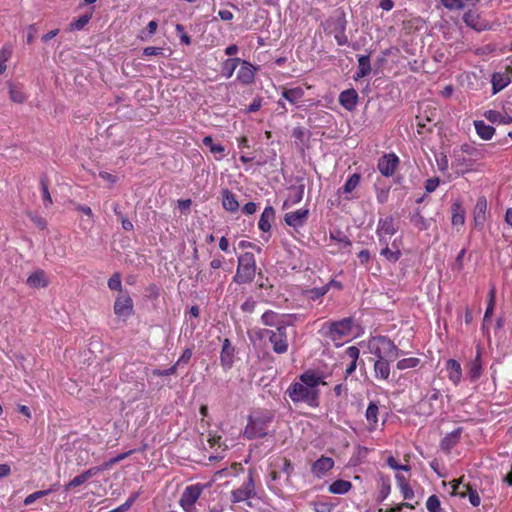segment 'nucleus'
Returning <instances> with one entry per match:
<instances>
[{
  "mask_svg": "<svg viewBox=\"0 0 512 512\" xmlns=\"http://www.w3.org/2000/svg\"><path fill=\"white\" fill-rule=\"evenodd\" d=\"M321 372L309 369L299 376V381L292 383L286 393L294 403H305L310 407L319 406V385H326Z\"/></svg>",
  "mask_w": 512,
  "mask_h": 512,
  "instance_id": "1",
  "label": "nucleus"
},
{
  "mask_svg": "<svg viewBox=\"0 0 512 512\" xmlns=\"http://www.w3.org/2000/svg\"><path fill=\"white\" fill-rule=\"evenodd\" d=\"M453 165L461 174L472 171L473 166L478 160L484 158V152L478 147L465 143L459 150L454 151Z\"/></svg>",
  "mask_w": 512,
  "mask_h": 512,
  "instance_id": "2",
  "label": "nucleus"
},
{
  "mask_svg": "<svg viewBox=\"0 0 512 512\" xmlns=\"http://www.w3.org/2000/svg\"><path fill=\"white\" fill-rule=\"evenodd\" d=\"M369 349L377 358L395 361L402 353L386 336H376L369 340Z\"/></svg>",
  "mask_w": 512,
  "mask_h": 512,
  "instance_id": "3",
  "label": "nucleus"
},
{
  "mask_svg": "<svg viewBox=\"0 0 512 512\" xmlns=\"http://www.w3.org/2000/svg\"><path fill=\"white\" fill-rule=\"evenodd\" d=\"M256 274V259L253 253L246 252L238 257V266L233 278L237 284H247L254 280Z\"/></svg>",
  "mask_w": 512,
  "mask_h": 512,
  "instance_id": "4",
  "label": "nucleus"
},
{
  "mask_svg": "<svg viewBox=\"0 0 512 512\" xmlns=\"http://www.w3.org/2000/svg\"><path fill=\"white\" fill-rule=\"evenodd\" d=\"M286 325H280L276 330H265V336L269 337L270 342L273 345V351L277 354H283L288 349V339L286 333ZM264 334L262 335V337Z\"/></svg>",
  "mask_w": 512,
  "mask_h": 512,
  "instance_id": "5",
  "label": "nucleus"
},
{
  "mask_svg": "<svg viewBox=\"0 0 512 512\" xmlns=\"http://www.w3.org/2000/svg\"><path fill=\"white\" fill-rule=\"evenodd\" d=\"M254 471L249 469L248 479L243 485L231 492V501L233 503L242 502L256 496L255 483L253 477Z\"/></svg>",
  "mask_w": 512,
  "mask_h": 512,
  "instance_id": "6",
  "label": "nucleus"
},
{
  "mask_svg": "<svg viewBox=\"0 0 512 512\" xmlns=\"http://www.w3.org/2000/svg\"><path fill=\"white\" fill-rule=\"evenodd\" d=\"M202 493V486L200 484L187 486L181 494L179 503L180 506L186 511L190 512L194 508V504L199 499Z\"/></svg>",
  "mask_w": 512,
  "mask_h": 512,
  "instance_id": "7",
  "label": "nucleus"
},
{
  "mask_svg": "<svg viewBox=\"0 0 512 512\" xmlns=\"http://www.w3.org/2000/svg\"><path fill=\"white\" fill-rule=\"evenodd\" d=\"M512 81V64L506 65L504 71L494 72L491 77L492 93L497 94Z\"/></svg>",
  "mask_w": 512,
  "mask_h": 512,
  "instance_id": "8",
  "label": "nucleus"
},
{
  "mask_svg": "<svg viewBox=\"0 0 512 512\" xmlns=\"http://www.w3.org/2000/svg\"><path fill=\"white\" fill-rule=\"evenodd\" d=\"M399 163V157L395 153H387L378 160L377 168L383 176L391 177L396 172Z\"/></svg>",
  "mask_w": 512,
  "mask_h": 512,
  "instance_id": "9",
  "label": "nucleus"
},
{
  "mask_svg": "<svg viewBox=\"0 0 512 512\" xmlns=\"http://www.w3.org/2000/svg\"><path fill=\"white\" fill-rule=\"evenodd\" d=\"M114 312L119 317H128L133 312V300L127 291L121 292L116 297Z\"/></svg>",
  "mask_w": 512,
  "mask_h": 512,
  "instance_id": "10",
  "label": "nucleus"
},
{
  "mask_svg": "<svg viewBox=\"0 0 512 512\" xmlns=\"http://www.w3.org/2000/svg\"><path fill=\"white\" fill-rule=\"evenodd\" d=\"M240 68L237 71L236 79L243 85H251L255 81V75L258 70V67H255L247 60H242L239 62Z\"/></svg>",
  "mask_w": 512,
  "mask_h": 512,
  "instance_id": "11",
  "label": "nucleus"
},
{
  "mask_svg": "<svg viewBox=\"0 0 512 512\" xmlns=\"http://www.w3.org/2000/svg\"><path fill=\"white\" fill-rule=\"evenodd\" d=\"M270 421V419H249V423L245 428L244 436L248 439H255L265 437L267 435L266 431V423Z\"/></svg>",
  "mask_w": 512,
  "mask_h": 512,
  "instance_id": "12",
  "label": "nucleus"
},
{
  "mask_svg": "<svg viewBox=\"0 0 512 512\" xmlns=\"http://www.w3.org/2000/svg\"><path fill=\"white\" fill-rule=\"evenodd\" d=\"M488 203L485 196H480L473 209L474 226L483 229L487 218Z\"/></svg>",
  "mask_w": 512,
  "mask_h": 512,
  "instance_id": "13",
  "label": "nucleus"
},
{
  "mask_svg": "<svg viewBox=\"0 0 512 512\" xmlns=\"http://www.w3.org/2000/svg\"><path fill=\"white\" fill-rule=\"evenodd\" d=\"M353 322H331L328 327V335L333 341L341 340L351 335Z\"/></svg>",
  "mask_w": 512,
  "mask_h": 512,
  "instance_id": "14",
  "label": "nucleus"
},
{
  "mask_svg": "<svg viewBox=\"0 0 512 512\" xmlns=\"http://www.w3.org/2000/svg\"><path fill=\"white\" fill-rule=\"evenodd\" d=\"M308 217L309 210L301 208L296 211L286 213L284 216V221L288 226L293 227L294 229H298L306 224Z\"/></svg>",
  "mask_w": 512,
  "mask_h": 512,
  "instance_id": "15",
  "label": "nucleus"
},
{
  "mask_svg": "<svg viewBox=\"0 0 512 512\" xmlns=\"http://www.w3.org/2000/svg\"><path fill=\"white\" fill-rule=\"evenodd\" d=\"M397 232L395 227L394 218L392 216H386L380 218L377 223L376 235L381 237L382 235L391 237Z\"/></svg>",
  "mask_w": 512,
  "mask_h": 512,
  "instance_id": "16",
  "label": "nucleus"
},
{
  "mask_svg": "<svg viewBox=\"0 0 512 512\" xmlns=\"http://www.w3.org/2000/svg\"><path fill=\"white\" fill-rule=\"evenodd\" d=\"M235 349L231 345L229 339L225 338L220 353V362L225 370H229L233 366Z\"/></svg>",
  "mask_w": 512,
  "mask_h": 512,
  "instance_id": "17",
  "label": "nucleus"
},
{
  "mask_svg": "<svg viewBox=\"0 0 512 512\" xmlns=\"http://www.w3.org/2000/svg\"><path fill=\"white\" fill-rule=\"evenodd\" d=\"M358 93L355 89H347L340 93L339 95V103L342 107H344L348 111H353L358 104Z\"/></svg>",
  "mask_w": 512,
  "mask_h": 512,
  "instance_id": "18",
  "label": "nucleus"
},
{
  "mask_svg": "<svg viewBox=\"0 0 512 512\" xmlns=\"http://www.w3.org/2000/svg\"><path fill=\"white\" fill-rule=\"evenodd\" d=\"M304 90L302 87H294V88H283L281 92V97L288 101L291 105H298L299 102L304 97Z\"/></svg>",
  "mask_w": 512,
  "mask_h": 512,
  "instance_id": "19",
  "label": "nucleus"
},
{
  "mask_svg": "<svg viewBox=\"0 0 512 512\" xmlns=\"http://www.w3.org/2000/svg\"><path fill=\"white\" fill-rule=\"evenodd\" d=\"M484 116L492 124L507 125L512 123V116L505 111L488 110L484 113Z\"/></svg>",
  "mask_w": 512,
  "mask_h": 512,
  "instance_id": "20",
  "label": "nucleus"
},
{
  "mask_svg": "<svg viewBox=\"0 0 512 512\" xmlns=\"http://www.w3.org/2000/svg\"><path fill=\"white\" fill-rule=\"evenodd\" d=\"M304 196V185L289 188V196L283 203V209H288L301 202Z\"/></svg>",
  "mask_w": 512,
  "mask_h": 512,
  "instance_id": "21",
  "label": "nucleus"
},
{
  "mask_svg": "<svg viewBox=\"0 0 512 512\" xmlns=\"http://www.w3.org/2000/svg\"><path fill=\"white\" fill-rule=\"evenodd\" d=\"M334 466V461L330 457L322 456L318 460H316L312 465V472L320 477L324 475L326 472L331 470Z\"/></svg>",
  "mask_w": 512,
  "mask_h": 512,
  "instance_id": "22",
  "label": "nucleus"
},
{
  "mask_svg": "<svg viewBox=\"0 0 512 512\" xmlns=\"http://www.w3.org/2000/svg\"><path fill=\"white\" fill-rule=\"evenodd\" d=\"M275 218V210L272 206H267L263 210L258 221V227L262 232H269L271 229V222Z\"/></svg>",
  "mask_w": 512,
  "mask_h": 512,
  "instance_id": "23",
  "label": "nucleus"
},
{
  "mask_svg": "<svg viewBox=\"0 0 512 512\" xmlns=\"http://www.w3.org/2000/svg\"><path fill=\"white\" fill-rule=\"evenodd\" d=\"M446 370L449 380L455 385L459 384L462 377V368L460 363L455 359H449L446 363Z\"/></svg>",
  "mask_w": 512,
  "mask_h": 512,
  "instance_id": "24",
  "label": "nucleus"
},
{
  "mask_svg": "<svg viewBox=\"0 0 512 512\" xmlns=\"http://www.w3.org/2000/svg\"><path fill=\"white\" fill-rule=\"evenodd\" d=\"M222 206L226 211L235 213L239 210V202L229 189L222 190Z\"/></svg>",
  "mask_w": 512,
  "mask_h": 512,
  "instance_id": "25",
  "label": "nucleus"
},
{
  "mask_svg": "<svg viewBox=\"0 0 512 512\" xmlns=\"http://www.w3.org/2000/svg\"><path fill=\"white\" fill-rule=\"evenodd\" d=\"M462 432L463 428L458 427L451 433L447 434L441 441V449L449 452L459 442Z\"/></svg>",
  "mask_w": 512,
  "mask_h": 512,
  "instance_id": "26",
  "label": "nucleus"
},
{
  "mask_svg": "<svg viewBox=\"0 0 512 512\" xmlns=\"http://www.w3.org/2000/svg\"><path fill=\"white\" fill-rule=\"evenodd\" d=\"M346 24L347 22L344 17L337 19L335 23L334 37L339 46H344L348 44V37L345 33Z\"/></svg>",
  "mask_w": 512,
  "mask_h": 512,
  "instance_id": "27",
  "label": "nucleus"
},
{
  "mask_svg": "<svg viewBox=\"0 0 512 512\" xmlns=\"http://www.w3.org/2000/svg\"><path fill=\"white\" fill-rule=\"evenodd\" d=\"M48 284L49 281L43 270H37L27 278V285L32 288H45Z\"/></svg>",
  "mask_w": 512,
  "mask_h": 512,
  "instance_id": "28",
  "label": "nucleus"
},
{
  "mask_svg": "<svg viewBox=\"0 0 512 512\" xmlns=\"http://www.w3.org/2000/svg\"><path fill=\"white\" fill-rule=\"evenodd\" d=\"M390 362H392V361L388 360V359L377 358V360L374 363V372H375L376 378H379L382 380H387L389 378V375H390L389 363Z\"/></svg>",
  "mask_w": 512,
  "mask_h": 512,
  "instance_id": "29",
  "label": "nucleus"
},
{
  "mask_svg": "<svg viewBox=\"0 0 512 512\" xmlns=\"http://www.w3.org/2000/svg\"><path fill=\"white\" fill-rule=\"evenodd\" d=\"M451 222L453 226H463L465 223V210L460 201H456L451 206Z\"/></svg>",
  "mask_w": 512,
  "mask_h": 512,
  "instance_id": "30",
  "label": "nucleus"
},
{
  "mask_svg": "<svg viewBox=\"0 0 512 512\" xmlns=\"http://www.w3.org/2000/svg\"><path fill=\"white\" fill-rule=\"evenodd\" d=\"M474 127H475L477 135L481 139H483V140H490V139H492V137H493V135L495 133L494 127H492L490 125H487L482 120L474 121Z\"/></svg>",
  "mask_w": 512,
  "mask_h": 512,
  "instance_id": "31",
  "label": "nucleus"
},
{
  "mask_svg": "<svg viewBox=\"0 0 512 512\" xmlns=\"http://www.w3.org/2000/svg\"><path fill=\"white\" fill-rule=\"evenodd\" d=\"M482 373V363H481V352L480 349H477V354L474 360H472L469 364L468 374L471 381H476Z\"/></svg>",
  "mask_w": 512,
  "mask_h": 512,
  "instance_id": "32",
  "label": "nucleus"
},
{
  "mask_svg": "<svg viewBox=\"0 0 512 512\" xmlns=\"http://www.w3.org/2000/svg\"><path fill=\"white\" fill-rule=\"evenodd\" d=\"M329 239L339 244V249L349 250L350 247L352 246L351 240L341 230L330 231Z\"/></svg>",
  "mask_w": 512,
  "mask_h": 512,
  "instance_id": "33",
  "label": "nucleus"
},
{
  "mask_svg": "<svg viewBox=\"0 0 512 512\" xmlns=\"http://www.w3.org/2000/svg\"><path fill=\"white\" fill-rule=\"evenodd\" d=\"M371 72V64H370V56L369 55H361L358 57V67L356 71L355 78H363L370 74Z\"/></svg>",
  "mask_w": 512,
  "mask_h": 512,
  "instance_id": "34",
  "label": "nucleus"
},
{
  "mask_svg": "<svg viewBox=\"0 0 512 512\" xmlns=\"http://www.w3.org/2000/svg\"><path fill=\"white\" fill-rule=\"evenodd\" d=\"M345 354L351 360L350 364L346 367L345 370V373L348 376L351 375L356 369L360 351L356 346H350L346 349Z\"/></svg>",
  "mask_w": 512,
  "mask_h": 512,
  "instance_id": "35",
  "label": "nucleus"
},
{
  "mask_svg": "<svg viewBox=\"0 0 512 512\" xmlns=\"http://www.w3.org/2000/svg\"><path fill=\"white\" fill-rule=\"evenodd\" d=\"M360 180H361V175L359 173L352 174L347 179V181L345 182L343 187H341L338 190V194L339 195H341V194H345V195L350 194L359 185Z\"/></svg>",
  "mask_w": 512,
  "mask_h": 512,
  "instance_id": "36",
  "label": "nucleus"
},
{
  "mask_svg": "<svg viewBox=\"0 0 512 512\" xmlns=\"http://www.w3.org/2000/svg\"><path fill=\"white\" fill-rule=\"evenodd\" d=\"M241 62L240 58H228L222 63V73L228 79L231 78L235 69Z\"/></svg>",
  "mask_w": 512,
  "mask_h": 512,
  "instance_id": "37",
  "label": "nucleus"
},
{
  "mask_svg": "<svg viewBox=\"0 0 512 512\" xmlns=\"http://www.w3.org/2000/svg\"><path fill=\"white\" fill-rule=\"evenodd\" d=\"M352 487L351 482L346 480H336L329 486V492L333 494H345Z\"/></svg>",
  "mask_w": 512,
  "mask_h": 512,
  "instance_id": "38",
  "label": "nucleus"
},
{
  "mask_svg": "<svg viewBox=\"0 0 512 512\" xmlns=\"http://www.w3.org/2000/svg\"><path fill=\"white\" fill-rule=\"evenodd\" d=\"M379 407L376 402H370L366 410V419L370 424V430L375 429L378 422Z\"/></svg>",
  "mask_w": 512,
  "mask_h": 512,
  "instance_id": "39",
  "label": "nucleus"
},
{
  "mask_svg": "<svg viewBox=\"0 0 512 512\" xmlns=\"http://www.w3.org/2000/svg\"><path fill=\"white\" fill-rule=\"evenodd\" d=\"M495 300H496V288H495V286H492L487 295V307L485 310L483 320H488L492 316V313H493V310L495 307Z\"/></svg>",
  "mask_w": 512,
  "mask_h": 512,
  "instance_id": "40",
  "label": "nucleus"
},
{
  "mask_svg": "<svg viewBox=\"0 0 512 512\" xmlns=\"http://www.w3.org/2000/svg\"><path fill=\"white\" fill-rule=\"evenodd\" d=\"M391 491L390 479L387 476L380 477V489L378 494V501L382 502L387 498Z\"/></svg>",
  "mask_w": 512,
  "mask_h": 512,
  "instance_id": "41",
  "label": "nucleus"
},
{
  "mask_svg": "<svg viewBox=\"0 0 512 512\" xmlns=\"http://www.w3.org/2000/svg\"><path fill=\"white\" fill-rule=\"evenodd\" d=\"M380 255L387 261L396 263L401 258L402 252L400 249L392 250L390 247H383L380 251Z\"/></svg>",
  "mask_w": 512,
  "mask_h": 512,
  "instance_id": "42",
  "label": "nucleus"
},
{
  "mask_svg": "<svg viewBox=\"0 0 512 512\" xmlns=\"http://www.w3.org/2000/svg\"><path fill=\"white\" fill-rule=\"evenodd\" d=\"M91 18H92V12L84 14V15L80 16L79 18L75 19L74 21H72L69 24V29L71 31L82 30L88 24V22L90 21Z\"/></svg>",
  "mask_w": 512,
  "mask_h": 512,
  "instance_id": "43",
  "label": "nucleus"
},
{
  "mask_svg": "<svg viewBox=\"0 0 512 512\" xmlns=\"http://www.w3.org/2000/svg\"><path fill=\"white\" fill-rule=\"evenodd\" d=\"M327 293V287L322 286L318 288H312L305 291V296L307 299L312 301H317L321 297H323Z\"/></svg>",
  "mask_w": 512,
  "mask_h": 512,
  "instance_id": "44",
  "label": "nucleus"
},
{
  "mask_svg": "<svg viewBox=\"0 0 512 512\" xmlns=\"http://www.w3.org/2000/svg\"><path fill=\"white\" fill-rule=\"evenodd\" d=\"M411 222L419 230H426L429 227L428 221L425 219V217L419 211H416L411 216Z\"/></svg>",
  "mask_w": 512,
  "mask_h": 512,
  "instance_id": "45",
  "label": "nucleus"
},
{
  "mask_svg": "<svg viewBox=\"0 0 512 512\" xmlns=\"http://www.w3.org/2000/svg\"><path fill=\"white\" fill-rule=\"evenodd\" d=\"M9 96H10L11 101H13L14 103H23L26 100L25 94L22 92V90L19 87L15 86V85H10Z\"/></svg>",
  "mask_w": 512,
  "mask_h": 512,
  "instance_id": "46",
  "label": "nucleus"
},
{
  "mask_svg": "<svg viewBox=\"0 0 512 512\" xmlns=\"http://www.w3.org/2000/svg\"><path fill=\"white\" fill-rule=\"evenodd\" d=\"M108 287L110 290L118 291L119 293L124 292L122 290V281H121V274L118 272H115L109 279H108Z\"/></svg>",
  "mask_w": 512,
  "mask_h": 512,
  "instance_id": "47",
  "label": "nucleus"
},
{
  "mask_svg": "<svg viewBox=\"0 0 512 512\" xmlns=\"http://www.w3.org/2000/svg\"><path fill=\"white\" fill-rule=\"evenodd\" d=\"M203 144L210 149L213 154L223 153L225 151L224 146L221 144H215L212 136L208 135L203 138Z\"/></svg>",
  "mask_w": 512,
  "mask_h": 512,
  "instance_id": "48",
  "label": "nucleus"
},
{
  "mask_svg": "<svg viewBox=\"0 0 512 512\" xmlns=\"http://www.w3.org/2000/svg\"><path fill=\"white\" fill-rule=\"evenodd\" d=\"M40 186H41L42 198H43L44 206L47 208V207L51 206L52 203H53L52 197H51L50 192H49L47 179H44V178L41 179Z\"/></svg>",
  "mask_w": 512,
  "mask_h": 512,
  "instance_id": "49",
  "label": "nucleus"
},
{
  "mask_svg": "<svg viewBox=\"0 0 512 512\" xmlns=\"http://www.w3.org/2000/svg\"><path fill=\"white\" fill-rule=\"evenodd\" d=\"M419 362L420 360L416 357L404 358L399 360L396 366L399 370H405L416 367Z\"/></svg>",
  "mask_w": 512,
  "mask_h": 512,
  "instance_id": "50",
  "label": "nucleus"
},
{
  "mask_svg": "<svg viewBox=\"0 0 512 512\" xmlns=\"http://www.w3.org/2000/svg\"><path fill=\"white\" fill-rule=\"evenodd\" d=\"M440 2L448 10L460 11L465 8L464 0H440Z\"/></svg>",
  "mask_w": 512,
  "mask_h": 512,
  "instance_id": "51",
  "label": "nucleus"
},
{
  "mask_svg": "<svg viewBox=\"0 0 512 512\" xmlns=\"http://www.w3.org/2000/svg\"><path fill=\"white\" fill-rule=\"evenodd\" d=\"M464 488H465L464 492H466V494L468 495L470 503L474 507L479 506L480 505V496H479L478 492L476 491V489H473L469 484L464 485Z\"/></svg>",
  "mask_w": 512,
  "mask_h": 512,
  "instance_id": "52",
  "label": "nucleus"
},
{
  "mask_svg": "<svg viewBox=\"0 0 512 512\" xmlns=\"http://www.w3.org/2000/svg\"><path fill=\"white\" fill-rule=\"evenodd\" d=\"M52 490L51 489H48V490H39V491H36L30 495H28L25 499H24V505L28 506V505H31L32 503H34L37 499H40L46 495H48Z\"/></svg>",
  "mask_w": 512,
  "mask_h": 512,
  "instance_id": "53",
  "label": "nucleus"
},
{
  "mask_svg": "<svg viewBox=\"0 0 512 512\" xmlns=\"http://www.w3.org/2000/svg\"><path fill=\"white\" fill-rule=\"evenodd\" d=\"M463 20L468 26H470L476 30H480V27H478V23H477L478 15H476L474 12H472V11L466 12L463 16Z\"/></svg>",
  "mask_w": 512,
  "mask_h": 512,
  "instance_id": "54",
  "label": "nucleus"
},
{
  "mask_svg": "<svg viewBox=\"0 0 512 512\" xmlns=\"http://www.w3.org/2000/svg\"><path fill=\"white\" fill-rule=\"evenodd\" d=\"M426 507L429 512H440V500L436 495H431L427 502Z\"/></svg>",
  "mask_w": 512,
  "mask_h": 512,
  "instance_id": "55",
  "label": "nucleus"
},
{
  "mask_svg": "<svg viewBox=\"0 0 512 512\" xmlns=\"http://www.w3.org/2000/svg\"><path fill=\"white\" fill-rule=\"evenodd\" d=\"M11 56V51L3 47L0 51V75L3 74L6 70V62Z\"/></svg>",
  "mask_w": 512,
  "mask_h": 512,
  "instance_id": "56",
  "label": "nucleus"
},
{
  "mask_svg": "<svg viewBox=\"0 0 512 512\" xmlns=\"http://www.w3.org/2000/svg\"><path fill=\"white\" fill-rule=\"evenodd\" d=\"M145 296L149 299L156 300L160 296V288L152 283L145 289Z\"/></svg>",
  "mask_w": 512,
  "mask_h": 512,
  "instance_id": "57",
  "label": "nucleus"
},
{
  "mask_svg": "<svg viewBox=\"0 0 512 512\" xmlns=\"http://www.w3.org/2000/svg\"><path fill=\"white\" fill-rule=\"evenodd\" d=\"M88 479L86 478L85 473L74 477L69 483L65 485V490H70L71 488L77 487L85 483Z\"/></svg>",
  "mask_w": 512,
  "mask_h": 512,
  "instance_id": "58",
  "label": "nucleus"
},
{
  "mask_svg": "<svg viewBox=\"0 0 512 512\" xmlns=\"http://www.w3.org/2000/svg\"><path fill=\"white\" fill-rule=\"evenodd\" d=\"M138 497V493H133L127 500L125 503H123L122 505H120L119 507L113 509V512H125L127 511L132 505L133 503L135 502V500L137 499Z\"/></svg>",
  "mask_w": 512,
  "mask_h": 512,
  "instance_id": "59",
  "label": "nucleus"
},
{
  "mask_svg": "<svg viewBox=\"0 0 512 512\" xmlns=\"http://www.w3.org/2000/svg\"><path fill=\"white\" fill-rule=\"evenodd\" d=\"M389 188H376V199L378 203L384 204L388 201L389 198Z\"/></svg>",
  "mask_w": 512,
  "mask_h": 512,
  "instance_id": "60",
  "label": "nucleus"
},
{
  "mask_svg": "<svg viewBox=\"0 0 512 512\" xmlns=\"http://www.w3.org/2000/svg\"><path fill=\"white\" fill-rule=\"evenodd\" d=\"M191 357H192V349L186 348L174 365H176V368L181 365H186L189 363Z\"/></svg>",
  "mask_w": 512,
  "mask_h": 512,
  "instance_id": "61",
  "label": "nucleus"
},
{
  "mask_svg": "<svg viewBox=\"0 0 512 512\" xmlns=\"http://www.w3.org/2000/svg\"><path fill=\"white\" fill-rule=\"evenodd\" d=\"M133 453V450H130L128 452L121 453L117 455L116 457L110 459L109 461L104 462V468H110L112 465L120 462L121 460L125 459L127 456Z\"/></svg>",
  "mask_w": 512,
  "mask_h": 512,
  "instance_id": "62",
  "label": "nucleus"
},
{
  "mask_svg": "<svg viewBox=\"0 0 512 512\" xmlns=\"http://www.w3.org/2000/svg\"><path fill=\"white\" fill-rule=\"evenodd\" d=\"M440 180L437 177L427 179L425 182V190L427 193H431L437 189Z\"/></svg>",
  "mask_w": 512,
  "mask_h": 512,
  "instance_id": "63",
  "label": "nucleus"
},
{
  "mask_svg": "<svg viewBox=\"0 0 512 512\" xmlns=\"http://www.w3.org/2000/svg\"><path fill=\"white\" fill-rule=\"evenodd\" d=\"M30 219L40 230L47 228V221L45 218L37 215H31Z\"/></svg>",
  "mask_w": 512,
  "mask_h": 512,
  "instance_id": "64",
  "label": "nucleus"
}]
</instances>
